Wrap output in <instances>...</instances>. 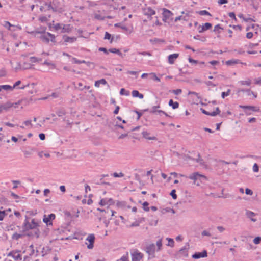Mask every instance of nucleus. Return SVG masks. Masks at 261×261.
I'll return each mask as SVG.
<instances>
[{
	"label": "nucleus",
	"instance_id": "nucleus-1",
	"mask_svg": "<svg viewBox=\"0 0 261 261\" xmlns=\"http://www.w3.org/2000/svg\"><path fill=\"white\" fill-rule=\"evenodd\" d=\"M86 240L89 242V243H88L87 242L86 243V244L87 245L88 249H93V248L94 247L93 244H94V243L95 241L94 235L93 234H90L88 235L87 238L86 239Z\"/></svg>",
	"mask_w": 261,
	"mask_h": 261
},
{
	"label": "nucleus",
	"instance_id": "nucleus-2",
	"mask_svg": "<svg viewBox=\"0 0 261 261\" xmlns=\"http://www.w3.org/2000/svg\"><path fill=\"white\" fill-rule=\"evenodd\" d=\"M146 253L152 257H154V253L155 251V246L154 244L148 245L146 248Z\"/></svg>",
	"mask_w": 261,
	"mask_h": 261
},
{
	"label": "nucleus",
	"instance_id": "nucleus-3",
	"mask_svg": "<svg viewBox=\"0 0 261 261\" xmlns=\"http://www.w3.org/2000/svg\"><path fill=\"white\" fill-rule=\"evenodd\" d=\"M132 261H142L143 254L137 251L131 253Z\"/></svg>",
	"mask_w": 261,
	"mask_h": 261
},
{
	"label": "nucleus",
	"instance_id": "nucleus-4",
	"mask_svg": "<svg viewBox=\"0 0 261 261\" xmlns=\"http://www.w3.org/2000/svg\"><path fill=\"white\" fill-rule=\"evenodd\" d=\"M189 178L194 181V183L196 184V181L198 179H200V178H203L206 179V177L204 175L199 174L198 172H194L188 177Z\"/></svg>",
	"mask_w": 261,
	"mask_h": 261
},
{
	"label": "nucleus",
	"instance_id": "nucleus-5",
	"mask_svg": "<svg viewBox=\"0 0 261 261\" xmlns=\"http://www.w3.org/2000/svg\"><path fill=\"white\" fill-rule=\"evenodd\" d=\"M173 15V13L170 10L164 8L163 12V20L165 22L167 21L168 19H169Z\"/></svg>",
	"mask_w": 261,
	"mask_h": 261
},
{
	"label": "nucleus",
	"instance_id": "nucleus-6",
	"mask_svg": "<svg viewBox=\"0 0 261 261\" xmlns=\"http://www.w3.org/2000/svg\"><path fill=\"white\" fill-rule=\"evenodd\" d=\"M211 28L212 24L210 23L207 22L202 25H199L198 27V30L199 33H202L204 31L209 30Z\"/></svg>",
	"mask_w": 261,
	"mask_h": 261
},
{
	"label": "nucleus",
	"instance_id": "nucleus-7",
	"mask_svg": "<svg viewBox=\"0 0 261 261\" xmlns=\"http://www.w3.org/2000/svg\"><path fill=\"white\" fill-rule=\"evenodd\" d=\"M207 256V251L206 250H203L201 252H196L192 255V257L194 259H199L201 257H205Z\"/></svg>",
	"mask_w": 261,
	"mask_h": 261
},
{
	"label": "nucleus",
	"instance_id": "nucleus-8",
	"mask_svg": "<svg viewBox=\"0 0 261 261\" xmlns=\"http://www.w3.org/2000/svg\"><path fill=\"white\" fill-rule=\"evenodd\" d=\"M160 107L159 105H158V106H154L152 108V109L150 110V112L151 113H152V114H163L164 115H165L166 116H168V115L166 113H165L164 111H162V110H158L157 109L159 108Z\"/></svg>",
	"mask_w": 261,
	"mask_h": 261
},
{
	"label": "nucleus",
	"instance_id": "nucleus-9",
	"mask_svg": "<svg viewBox=\"0 0 261 261\" xmlns=\"http://www.w3.org/2000/svg\"><path fill=\"white\" fill-rule=\"evenodd\" d=\"M142 136L143 138L148 139L149 140H154L156 141L157 138L155 136H151L150 133L146 132L144 131L142 133Z\"/></svg>",
	"mask_w": 261,
	"mask_h": 261
},
{
	"label": "nucleus",
	"instance_id": "nucleus-10",
	"mask_svg": "<svg viewBox=\"0 0 261 261\" xmlns=\"http://www.w3.org/2000/svg\"><path fill=\"white\" fill-rule=\"evenodd\" d=\"M55 218V215L54 214H51L48 216H46L44 215L43 221L46 224H50L49 222L51 220H54Z\"/></svg>",
	"mask_w": 261,
	"mask_h": 261
},
{
	"label": "nucleus",
	"instance_id": "nucleus-11",
	"mask_svg": "<svg viewBox=\"0 0 261 261\" xmlns=\"http://www.w3.org/2000/svg\"><path fill=\"white\" fill-rule=\"evenodd\" d=\"M1 108L2 111H8L10 108L13 107V105H12V102L8 101L3 105H1Z\"/></svg>",
	"mask_w": 261,
	"mask_h": 261
},
{
	"label": "nucleus",
	"instance_id": "nucleus-12",
	"mask_svg": "<svg viewBox=\"0 0 261 261\" xmlns=\"http://www.w3.org/2000/svg\"><path fill=\"white\" fill-rule=\"evenodd\" d=\"M178 56H179V55L178 54H173L170 55L168 56L169 63L171 64H173L174 62V60L178 58Z\"/></svg>",
	"mask_w": 261,
	"mask_h": 261
},
{
	"label": "nucleus",
	"instance_id": "nucleus-13",
	"mask_svg": "<svg viewBox=\"0 0 261 261\" xmlns=\"http://www.w3.org/2000/svg\"><path fill=\"white\" fill-rule=\"evenodd\" d=\"M71 31L70 24H63L62 28V33H69Z\"/></svg>",
	"mask_w": 261,
	"mask_h": 261
},
{
	"label": "nucleus",
	"instance_id": "nucleus-14",
	"mask_svg": "<svg viewBox=\"0 0 261 261\" xmlns=\"http://www.w3.org/2000/svg\"><path fill=\"white\" fill-rule=\"evenodd\" d=\"M64 40L65 42L73 43L76 40V38L74 37L64 36Z\"/></svg>",
	"mask_w": 261,
	"mask_h": 261
},
{
	"label": "nucleus",
	"instance_id": "nucleus-15",
	"mask_svg": "<svg viewBox=\"0 0 261 261\" xmlns=\"http://www.w3.org/2000/svg\"><path fill=\"white\" fill-rule=\"evenodd\" d=\"M40 39L44 42L48 43L49 42V36L47 35V33L41 35Z\"/></svg>",
	"mask_w": 261,
	"mask_h": 261
},
{
	"label": "nucleus",
	"instance_id": "nucleus-16",
	"mask_svg": "<svg viewBox=\"0 0 261 261\" xmlns=\"http://www.w3.org/2000/svg\"><path fill=\"white\" fill-rule=\"evenodd\" d=\"M145 13L146 15L151 16V15H153L155 14V12L154 10L151 9L150 7H148L145 9Z\"/></svg>",
	"mask_w": 261,
	"mask_h": 261
},
{
	"label": "nucleus",
	"instance_id": "nucleus-17",
	"mask_svg": "<svg viewBox=\"0 0 261 261\" xmlns=\"http://www.w3.org/2000/svg\"><path fill=\"white\" fill-rule=\"evenodd\" d=\"M247 216L250 219V220L253 222H256V219L252 218L253 216L255 215V214L251 211H247L246 212Z\"/></svg>",
	"mask_w": 261,
	"mask_h": 261
},
{
	"label": "nucleus",
	"instance_id": "nucleus-18",
	"mask_svg": "<svg viewBox=\"0 0 261 261\" xmlns=\"http://www.w3.org/2000/svg\"><path fill=\"white\" fill-rule=\"evenodd\" d=\"M1 88L7 91H12L14 89V87L8 85H1Z\"/></svg>",
	"mask_w": 261,
	"mask_h": 261
},
{
	"label": "nucleus",
	"instance_id": "nucleus-19",
	"mask_svg": "<svg viewBox=\"0 0 261 261\" xmlns=\"http://www.w3.org/2000/svg\"><path fill=\"white\" fill-rule=\"evenodd\" d=\"M107 83V82L106 81V80L104 79H102L100 80L95 81L94 85H95V87H99L100 86V84L106 85Z\"/></svg>",
	"mask_w": 261,
	"mask_h": 261
},
{
	"label": "nucleus",
	"instance_id": "nucleus-20",
	"mask_svg": "<svg viewBox=\"0 0 261 261\" xmlns=\"http://www.w3.org/2000/svg\"><path fill=\"white\" fill-rule=\"evenodd\" d=\"M132 96L134 97H138L140 99H142L144 97L143 95L140 93L137 90L132 91Z\"/></svg>",
	"mask_w": 261,
	"mask_h": 261
},
{
	"label": "nucleus",
	"instance_id": "nucleus-21",
	"mask_svg": "<svg viewBox=\"0 0 261 261\" xmlns=\"http://www.w3.org/2000/svg\"><path fill=\"white\" fill-rule=\"evenodd\" d=\"M169 105L172 107L173 109H175L178 108L179 103L177 102H174L173 100L170 99L169 102Z\"/></svg>",
	"mask_w": 261,
	"mask_h": 261
},
{
	"label": "nucleus",
	"instance_id": "nucleus-22",
	"mask_svg": "<svg viewBox=\"0 0 261 261\" xmlns=\"http://www.w3.org/2000/svg\"><path fill=\"white\" fill-rule=\"evenodd\" d=\"M239 83L241 85L250 86L251 84V80L250 79H247L246 80L240 81Z\"/></svg>",
	"mask_w": 261,
	"mask_h": 261
},
{
	"label": "nucleus",
	"instance_id": "nucleus-23",
	"mask_svg": "<svg viewBox=\"0 0 261 261\" xmlns=\"http://www.w3.org/2000/svg\"><path fill=\"white\" fill-rule=\"evenodd\" d=\"M109 51L111 52L112 53L116 54L119 55L120 56H121V57H123L122 54V53L118 49H116V48H111V49H110L109 50Z\"/></svg>",
	"mask_w": 261,
	"mask_h": 261
},
{
	"label": "nucleus",
	"instance_id": "nucleus-24",
	"mask_svg": "<svg viewBox=\"0 0 261 261\" xmlns=\"http://www.w3.org/2000/svg\"><path fill=\"white\" fill-rule=\"evenodd\" d=\"M22 66V70H27L31 69L32 67V65L28 62H24Z\"/></svg>",
	"mask_w": 261,
	"mask_h": 261
},
{
	"label": "nucleus",
	"instance_id": "nucleus-25",
	"mask_svg": "<svg viewBox=\"0 0 261 261\" xmlns=\"http://www.w3.org/2000/svg\"><path fill=\"white\" fill-rule=\"evenodd\" d=\"M104 39H105L110 40V43H112L113 41V37H112L110 33H109L108 32H106L105 33Z\"/></svg>",
	"mask_w": 261,
	"mask_h": 261
},
{
	"label": "nucleus",
	"instance_id": "nucleus-26",
	"mask_svg": "<svg viewBox=\"0 0 261 261\" xmlns=\"http://www.w3.org/2000/svg\"><path fill=\"white\" fill-rule=\"evenodd\" d=\"M105 212L108 215H110L111 216H114L115 213H116V212L110 209L109 207H107V208L105 209Z\"/></svg>",
	"mask_w": 261,
	"mask_h": 261
},
{
	"label": "nucleus",
	"instance_id": "nucleus-27",
	"mask_svg": "<svg viewBox=\"0 0 261 261\" xmlns=\"http://www.w3.org/2000/svg\"><path fill=\"white\" fill-rule=\"evenodd\" d=\"M239 62L238 60H230L226 62V64L227 65H232L235 64H237Z\"/></svg>",
	"mask_w": 261,
	"mask_h": 261
},
{
	"label": "nucleus",
	"instance_id": "nucleus-28",
	"mask_svg": "<svg viewBox=\"0 0 261 261\" xmlns=\"http://www.w3.org/2000/svg\"><path fill=\"white\" fill-rule=\"evenodd\" d=\"M114 26L115 27H120V28H121L122 29H123V30H124L126 32H127L128 31V28H127L125 25H122L121 23H116L114 24Z\"/></svg>",
	"mask_w": 261,
	"mask_h": 261
},
{
	"label": "nucleus",
	"instance_id": "nucleus-29",
	"mask_svg": "<svg viewBox=\"0 0 261 261\" xmlns=\"http://www.w3.org/2000/svg\"><path fill=\"white\" fill-rule=\"evenodd\" d=\"M62 26L63 24L56 23L53 25V27L55 31H59V30H62Z\"/></svg>",
	"mask_w": 261,
	"mask_h": 261
},
{
	"label": "nucleus",
	"instance_id": "nucleus-30",
	"mask_svg": "<svg viewBox=\"0 0 261 261\" xmlns=\"http://www.w3.org/2000/svg\"><path fill=\"white\" fill-rule=\"evenodd\" d=\"M57 115L59 117H62L66 114V112L64 110H59L56 112Z\"/></svg>",
	"mask_w": 261,
	"mask_h": 261
},
{
	"label": "nucleus",
	"instance_id": "nucleus-31",
	"mask_svg": "<svg viewBox=\"0 0 261 261\" xmlns=\"http://www.w3.org/2000/svg\"><path fill=\"white\" fill-rule=\"evenodd\" d=\"M179 253L182 254L184 256H188V251L186 248L181 249L179 251Z\"/></svg>",
	"mask_w": 261,
	"mask_h": 261
},
{
	"label": "nucleus",
	"instance_id": "nucleus-32",
	"mask_svg": "<svg viewBox=\"0 0 261 261\" xmlns=\"http://www.w3.org/2000/svg\"><path fill=\"white\" fill-rule=\"evenodd\" d=\"M43 65H47L48 66H50L51 69H55L56 68V65L53 63H51V62H48L47 61H45L43 63Z\"/></svg>",
	"mask_w": 261,
	"mask_h": 261
},
{
	"label": "nucleus",
	"instance_id": "nucleus-33",
	"mask_svg": "<svg viewBox=\"0 0 261 261\" xmlns=\"http://www.w3.org/2000/svg\"><path fill=\"white\" fill-rule=\"evenodd\" d=\"M23 124L27 127L29 128H32L33 126V124L32 123V121L30 120H28L23 122Z\"/></svg>",
	"mask_w": 261,
	"mask_h": 261
},
{
	"label": "nucleus",
	"instance_id": "nucleus-34",
	"mask_svg": "<svg viewBox=\"0 0 261 261\" xmlns=\"http://www.w3.org/2000/svg\"><path fill=\"white\" fill-rule=\"evenodd\" d=\"M246 92L247 93L248 96L253 95L254 98L257 97V94L252 91L250 89H246Z\"/></svg>",
	"mask_w": 261,
	"mask_h": 261
},
{
	"label": "nucleus",
	"instance_id": "nucleus-35",
	"mask_svg": "<svg viewBox=\"0 0 261 261\" xmlns=\"http://www.w3.org/2000/svg\"><path fill=\"white\" fill-rule=\"evenodd\" d=\"M149 203L147 202H144L142 205L143 210L146 212L149 211V207H148Z\"/></svg>",
	"mask_w": 261,
	"mask_h": 261
},
{
	"label": "nucleus",
	"instance_id": "nucleus-36",
	"mask_svg": "<svg viewBox=\"0 0 261 261\" xmlns=\"http://www.w3.org/2000/svg\"><path fill=\"white\" fill-rule=\"evenodd\" d=\"M156 246L158 247L157 251H159L161 249L162 246V239H160L156 242Z\"/></svg>",
	"mask_w": 261,
	"mask_h": 261
},
{
	"label": "nucleus",
	"instance_id": "nucleus-37",
	"mask_svg": "<svg viewBox=\"0 0 261 261\" xmlns=\"http://www.w3.org/2000/svg\"><path fill=\"white\" fill-rule=\"evenodd\" d=\"M22 66L20 62H17V66L14 67V69L16 71H17L18 70H22Z\"/></svg>",
	"mask_w": 261,
	"mask_h": 261
},
{
	"label": "nucleus",
	"instance_id": "nucleus-38",
	"mask_svg": "<svg viewBox=\"0 0 261 261\" xmlns=\"http://www.w3.org/2000/svg\"><path fill=\"white\" fill-rule=\"evenodd\" d=\"M47 35L49 36V41L52 42H55V36L54 35L51 34V33L47 32Z\"/></svg>",
	"mask_w": 261,
	"mask_h": 261
},
{
	"label": "nucleus",
	"instance_id": "nucleus-39",
	"mask_svg": "<svg viewBox=\"0 0 261 261\" xmlns=\"http://www.w3.org/2000/svg\"><path fill=\"white\" fill-rule=\"evenodd\" d=\"M112 175L114 177H123L124 176V174L122 172H120L119 173L117 172H114Z\"/></svg>",
	"mask_w": 261,
	"mask_h": 261
},
{
	"label": "nucleus",
	"instance_id": "nucleus-40",
	"mask_svg": "<svg viewBox=\"0 0 261 261\" xmlns=\"http://www.w3.org/2000/svg\"><path fill=\"white\" fill-rule=\"evenodd\" d=\"M72 60L74 63L75 64H81V63H85L86 61L85 60H79L75 58H73Z\"/></svg>",
	"mask_w": 261,
	"mask_h": 261
},
{
	"label": "nucleus",
	"instance_id": "nucleus-41",
	"mask_svg": "<svg viewBox=\"0 0 261 261\" xmlns=\"http://www.w3.org/2000/svg\"><path fill=\"white\" fill-rule=\"evenodd\" d=\"M253 243L255 244H258L260 243L261 242V239H260V237H255L253 240Z\"/></svg>",
	"mask_w": 261,
	"mask_h": 261
},
{
	"label": "nucleus",
	"instance_id": "nucleus-42",
	"mask_svg": "<svg viewBox=\"0 0 261 261\" xmlns=\"http://www.w3.org/2000/svg\"><path fill=\"white\" fill-rule=\"evenodd\" d=\"M168 241V246H170L171 247H173L174 246V240L172 239L167 238L166 239Z\"/></svg>",
	"mask_w": 261,
	"mask_h": 261
},
{
	"label": "nucleus",
	"instance_id": "nucleus-43",
	"mask_svg": "<svg viewBox=\"0 0 261 261\" xmlns=\"http://www.w3.org/2000/svg\"><path fill=\"white\" fill-rule=\"evenodd\" d=\"M230 91H231L230 89H228L227 90V91L226 92H223L221 94V96H222V98H224L225 97V96L229 95L230 93Z\"/></svg>",
	"mask_w": 261,
	"mask_h": 261
},
{
	"label": "nucleus",
	"instance_id": "nucleus-44",
	"mask_svg": "<svg viewBox=\"0 0 261 261\" xmlns=\"http://www.w3.org/2000/svg\"><path fill=\"white\" fill-rule=\"evenodd\" d=\"M199 14L201 15H209L211 16L210 13L206 10H202L199 12Z\"/></svg>",
	"mask_w": 261,
	"mask_h": 261
},
{
	"label": "nucleus",
	"instance_id": "nucleus-45",
	"mask_svg": "<svg viewBox=\"0 0 261 261\" xmlns=\"http://www.w3.org/2000/svg\"><path fill=\"white\" fill-rule=\"evenodd\" d=\"M120 94L121 95H129V92L128 91H126L124 88H122L120 90Z\"/></svg>",
	"mask_w": 261,
	"mask_h": 261
},
{
	"label": "nucleus",
	"instance_id": "nucleus-46",
	"mask_svg": "<svg viewBox=\"0 0 261 261\" xmlns=\"http://www.w3.org/2000/svg\"><path fill=\"white\" fill-rule=\"evenodd\" d=\"M252 170L254 172H257L259 171V167L256 163H255L252 167Z\"/></svg>",
	"mask_w": 261,
	"mask_h": 261
},
{
	"label": "nucleus",
	"instance_id": "nucleus-47",
	"mask_svg": "<svg viewBox=\"0 0 261 261\" xmlns=\"http://www.w3.org/2000/svg\"><path fill=\"white\" fill-rule=\"evenodd\" d=\"M99 204L101 206L108 204V202H107V199H102L99 202Z\"/></svg>",
	"mask_w": 261,
	"mask_h": 261
},
{
	"label": "nucleus",
	"instance_id": "nucleus-48",
	"mask_svg": "<svg viewBox=\"0 0 261 261\" xmlns=\"http://www.w3.org/2000/svg\"><path fill=\"white\" fill-rule=\"evenodd\" d=\"M150 75L152 76V77L154 80L158 82L160 81V78L157 77L155 73L152 72V73H150Z\"/></svg>",
	"mask_w": 261,
	"mask_h": 261
},
{
	"label": "nucleus",
	"instance_id": "nucleus-49",
	"mask_svg": "<svg viewBox=\"0 0 261 261\" xmlns=\"http://www.w3.org/2000/svg\"><path fill=\"white\" fill-rule=\"evenodd\" d=\"M6 213L4 211H0V221L3 220L4 218L6 216Z\"/></svg>",
	"mask_w": 261,
	"mask_h": 261
},
{
	"label": "nucleus",
	"instance_id": "nucleus-50",
	"mask_svg": "<svg viewBox=\"0 0 261 261\" xmlns=\"http://www.w3.org/2000/svg\"><path fill=\"white\" fill-rule=\"evenodd\" d=\"M21 237H22L21 234L16 233L13 235L12 238L14 239L18 240V239L20 238Z\"/></svg>",
	"mask_w": 261,
	"mask_h": 261
},
{
	"label": "nucleus",
	"instance_id": "nucleus-51",
	"mask_svg": "<svg viewBox=\"0 0 261 261\" xmlns=\"http://www.w3.org/2000/svg\"><path fill=\"white\" fill-rule=\"evenodd\" d=\"M175 190H172L170 193V195L174 199H176L177 198V195L175 194Z\"/></svg>",
	"mask_w": 261,
	"mask_h": 261
},
{
	"label": "nucleus",
	"instance_id": "nucleus-52",
	"mask_svg": "<svg viewBox=\"0 0 261 261\" xmlns=\"http://www.w3.org/2000/svg\"><path fill=\"white\" fill-rule=\"evenodd\" d=\"M182 92V90L181 89H176V90H173L172 92L175 94V95H178L179 94H180Z\"/></svg>",
	"mask_w": 261,
	"mask_h": 261
},
{
	"label": "nucleus",
	"instance_id": "nucleus-53",
	"mask_svg": "<svg viewBox=\"0 0 261 261\" xmlns=\"http://www.w3.org/2000/svg\"><path fill=\"white\" fill-rule=\"evenodd\" d=\"M245 193L247 195H252L253 194V192L250 189L246 188L245 189Z\"/></svg>",
	"mask_w": 261,
	"mask_h": 261
},
{
	"label": "nucleus",
	"instance_id": "nucleus-54",
	"mask_svg": "<svg viewBox=\"0 0 261 261\" xmlns=\"http://www.w3.org/2000/svg\"><path fill=\"white\" fill-rule=\"evenodd\" d=\"M205 84L207 85V86H211L212 87H215L217 86L216 84H214L211 81H206L205 82Z\"/></svg>",
	"mask_w": 261,
	"mask_h": 261
},
{
	"label": "nucleus",
	"instance_id": "nucleus-55",
	"mask_svg": "<svg viewBox=\"0 0 261 261\" xmlns=\"http://www.w3.org/2000/svg\"><path fill=\"white\" fill-rule=\"evenodd\" d=\"M30 61L32 63H36L38 62L39 60L37 59V58L35 57H32L30 58Z\"/></svg>",
	"mask_w": 261,
	"mask_h": 261
},
{
	"label": "nucleus",
	"instance_id": "nucleus-56",
	"mask_svg": "<svg viewBox=\"0 0 261 261\" xmlns=\"http://www.w3.org/2000/svg\"><path fill=\"white\" fill-rule=\"evenodd\" d=\"M5 24L4 25V26L6 27V28H7L9 30H10V27L13 26V25H12L8 21H5Z\"/></svg>",
	"mask_w": 261,
	"mask_h": 261
},
{
	"label": "nucleus",
	"instance_id": "nucleus-57",
	"mask_svg": "<svg viewBox=\"0 0 261 261\" xmlns=\"http://www.w3.org/2000/svg\"><path fill=\"white\" fill-rule=\"evenodd\" d=\"M85 64H87V65L88 66V67H92L93 68H94V64L93 62H86Z\"/></svg>",
	"mask_w": 261,
	"mask_h": 261
},
{
	"label": "nucleus",
	"instance_id": "nucleus-58",
	"mask_svg": "<svg viewBox=\"0 0 261 261\" xmlns=\"http://www.w3.org/2000/svg\"><path fill=\"white\" fill-rule=\"evenodd\" d=\"M138 54H140V55H143V56H145V55H148L149 56H151V54H150V53L146 52V51L139 52V53H138Z\"/></svg>",
	"mask_w": 261,
	"mask_h": 261
},
{
	"label": "nucleus",
	"instance_id": "nucleus-59",
	"mask_svg": "<svg viewBox=\"0 0 261 261\" xmlns=\"http://www.w3.org/2000/svg\"><path fill=\"white\" fill-rule=\"evenodd\" d=\"M117 261H129L128 259V257L126 256H123L120 259Z\"/></svg>",
	"mask_w": 261,
	"mask_h": 261
},
{
	"label": "nucleus",
	"instance_id": "nucleus-60",
	"mask_svg": "<svg viewBox=\"0 0 261 261\" xmlns=\"http://www.w3.org/2000/svg\"><path fill=\"white\" fill-rule=\"evenodd\" d=\"M253 34L252 32H248L247 34H246V37L248 38V39H251L253 37Z\"/></svg>",
	"mask_w": 261,
	"mask_h": 261
},
{
	"label": "nucleus",
	"instance_id": "nucleus-61",
	"mask_svg": "<svg viewBox=\"0 0 261 261\" xmlns=\"http://www.w3.org/2000/svg\"><path fill=\"white\" fill-rule=\"evenodd\" d=\"M99 50L100 51H103L107 54H108L109 52V50H108L106 48L104 47H100L99 48Z\"/></svg>",
	"mask_w": 261,
	"mask_h": 261
},
{
	"label": "nucleus",
	"instance_id": "nucleus-62",
	"mask_svg": "<svg viewBox=\"0 0 261 261\" xmlns=\"http://www.w3.org/2000/svg\"><path fill=\"white\" fill-rule=\"evenodd\" d=\"M228 16L232 18V19H234L235 20H236V16H235V14L233 13V12H230L228 14Z\"/></svg>",
	"mask_w": 261,
	"mask_h": 261
},
{
	"label": "nucleus",
	"instance_id": "nucleus-63",
	"mask_svg": "<svg viewBox=\"0 0 261 261\" xmlns=\"http://www.w3.org/2000/svg\"><path fill=\"white\" fill-rule=\"evenodd\" d=\"M202 236H211V233L206 230H204L202 232Z\"/></svg>",
	"mask_w": 261,
	"mask_h": 261
},
{
	"label": "nucleus",
	"instance_id": "nucleus-64",
	"mask_svg": "<svg viewBox=\"0 0 261 261\" xmlns=\"http://www.w3.org/2000/svg\"><path fill=\"white\" fill-rule=\"evenodd\" d=\"M217 228L220 232H222L225 230V228L221 226H217Z\"/></svg>",
	"mask_w": 261,
	"mask_h": 261
}]
</instances>
